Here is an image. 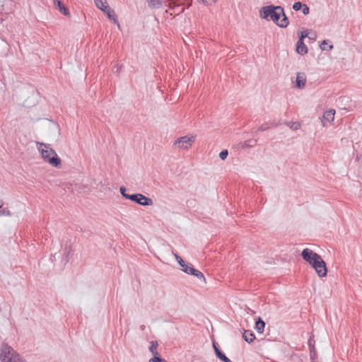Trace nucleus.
<instances>
[{
    "mask_svg": "<svg viewBox=\"0 0 362 362\" xmlns=\"http://www.w3.org/2000/svg\"><path fill=\"white\" fill-rule=\"evenodd\" d=\"M301 256L303 260L310 264L313 259H316V257H319V254L315 252L311 249L305 248L301 252Z\"/></svg>",
    "mask_w": 362,
    "mask_h": 362,
    "instance_id": "obj_7",
    "label": "nucleus"
},
{
    "mask_svg": "<svg viewBox=\"0 0 362 362\" xmlns=\"http://www.w3.org/2000/svg\"><path fill=\"white\" fill-rule=\"evenodd\" d=\"M120 67L118 66H116V71L118 72L119 71Z\"/></svg>",
    "mask_w": 362,
    "mask_h": 362,
    "instance_id": "obj_39",
    "label": "nucleus"
},
{
    "mask_svg": "<svg viewBox=\"0 0 362 362\" xmlns=\"http://www.w3.org/2000/svg\"><path fill=\"white\" fill-rule=\"evenodd\" d=\"M148 362H168L165 359L163 358L160 354L153 356L149 359Z\"/></svg>",
    "mask_w": 362,
    "mask_h": 362,
    "instance_id": "obj_25",
    "label": "nucleus"
},
{
    "mask_svg": "<svg viewBox=\"0 0 362 362\" xmlns=\"http://www.w3.org/2000/svg\"><path fill=\"white\" fill-rule=\"evenodd\" d=\"M271 128L269 122H265L262 124L257 129V132H264L266 130H268Z\"/></svg>",
    "mask_w": 362,
    "mask_h": 362,
    "instance_id": "obj_27",
    "label": "nucleus"
},
{
    "mask_svg": "<svg viewBox=\"0 0 362 362\" xmlns=\"http://www.w3.org/2000/svg\"><path fill=\"white\" fill-rule=\"evenodd\" d=\"M189 274L190 275H193V276H197L199 279L200 280H203L204 281H205L206 279L203 274L202 272H201L200 271L196 269L193 267H189Z\"/></svg>",
    "mask_w": 362,
    "mask_h": 362,
    "instance_id": "obj_18",
    "label": "nucleus"
},
{
    "mask_svg": "<svg viewBox=\"0 0 362 362\" xmlns=\"http://www.w3.org/2000/svg\"><path fill=\"white\" fill-rule=\"evenodd\" d=\"M243 337L247 343H252L255 339V334L251 330H245Z\"/></svg>",
    "mask_w": 362,
    "mask_h": 362,
    "instance_id": "obj_15",
    "label": "nucleus"
},
{
    "mask_svg": "<svg viewBox=\"0 0 362 362\" xmlns=\"http://www.w3.org/2000/svg\"><path fill=\"white\" fill-rule=\"evenodd\" d=\"M129 200L144 206H151L153 203L151 198H148L140 193L131 194V197H129Z\"/></svg>",
    "mask_w": 362,
    "mask_h": 362,
    "instance_id": "obj_6",
    "label": "nucleus"
},
{
    "mask_svg": "<svg viewBox=\"0 0 362 362\" xmlns=\"http://www.w3.org/2000/svg\"><path fill=\"white\" fill-rule=\"evenodd\" d=\"M202 1L204 4L211 5L212 4L215 3L216 0H202Z\"/></svg>",
    "mask_w": 362,
    "mask_h": 362,
    "instance_id": "obj_35",
    "label": "nucleus"
},
{
    "mask_svg": "<svg viewBox=\"0 0 362 362\" xmlns=\"http://www.w3.org/2000/svg\"><path fill=\"white\" fill-rule=\"evenodd\" d=\"M69 252H70V250H68V248H67V247H66V248H65L64 254H66V257L69 256Z\"/></svg>",
    "mask_w": 362,
    "mask_h": 362,
    "instance_id": "obj_37",
    "label": "nucleus"
},
{
    "mask_svg": "<svg viewBox=\"0 0 362 362\" xmlns=\"http://www.w3.org/2000/svg\"><path fill=\"white\" fill-rule=\"evenodd\" d=\"M334 114L335 110L332 109L327 110L324 112L321 119L322 125L324 127L326 126L327 123H331L334 121Z\"/></svg>",
    "mask_w": 362,
    "mask_h": 362,
    "instance_id": "obj_8",
    "label": "nucleus"
},
{
    "mask_svg": "<svg viewBox=\"0 0 362 362\" xmlns=\"http://www.w3.org/2000/svg\"><path fill=\"white\" fill-rule=\"evenodd\" d=\"M259 16L268 21H272L277 26L282 28H286L289 24L288 18L281 6L273 4L264 6L261 8Z\"/></svg>",
    "mask_w": 362,
    "mask_h": 362,
    "instance_id": "obj_1",
    "label": "nucleus"
},
{
    "mask_svg": "<svg viewBox=\"0 0 362 362\" xmlns=\"http://www.w3.org/2000/svg\"><path fill=\"white\" fill-rule=\"evenodd\" d=\"M184 11H185V8H182V9L179 11V13H183V12H184Z\"/></svg>",
    "mask_w": 362,
    "mask_h": 362,
    "instance_id": "obj_40",
    "label": "nucleus"
},
{
    "mask_svg": "<svg viewBox=\"0 0 362 362\" xmlns=\"http://www.w3.org/2000/svg\"><path fill=\"white\" fill-rule=\"evenodd\" d=\"M270 124V126H271V128L272 127H276L279 125V123H276V122H269Z\"/></svg>",
    "mask_w": 362,
    "mask_h": 362,
    "instance_id": "obj_36",
    "label": "nucleus"
},
{
    "mask_svg": "<svg viewBox=\"0 0 362 362\" xmlns=\"http://www.w3.org/2000/svg\"><path fill=\"white\" fill-rule=\"evenodd\" d=\"M56 8L62 13L64 16H70L69 9L64 6V4L60 0H53Z\"/></svg>",
    "mask_w": 362,
    "mask_h": 362,
    "instance_id": "obj_11",
    "label": "nucleus"
},
{
    "mask_svg": "<svg viewBox=\"0 0 362 362\" xmlns=\"http://www.w3.org/2000/svg\"><path fill=\"white\" fill-rule=\"evenodd\" d=\"M11 216V212L7 208H0V216Z\"/></svg>",
    "mask_w": 362,
    "mask_h": 362,
    "instance_id": "obj_30",
    "label": "nucleus"
},
{
    "mask_svg": "<svg viewBox=\"0 0 362 362\" xmlns=\"http://www.w3.org/2000/svg\"><path fill=\"white\" fill-rule=\"evenodd\" d=\"M216 356L218 359H220L223 362H233L221 351H218L217 354Z\"/></svg>",
    "mask_w": 362,
    "mask_h": 362,
    "instance_id": "obj_22",
    "label": "nucleus"
},
{
    "mask_svg": "<svg viewBox=\"0 0 362 362\" xmlns=\"http://www.w3.org/2000/svg\"><path fill=\"white\" fill-rule=\"evenodd\" d=\"M306 83V75L303 72H298L296 76V86L302 89L305 87Z\"/></svg>",
    "mask_w": 362,
    "mask_h": 362,
    "instance_id": "obj_10",
    "label": "nucleus"
},
{
    "mask_svg": "<svg viewBox=\"0 0 362 362\" xmlns=\"http://www.w3.org/2000/svg\"><path fill=\"white\" fill-rule=\"evenodd\" d=\"M264 327H265V322L260 317H259L255 322V329L257 330V332L258 333L262 334L264 332Z\"/></svg>",
    "mask_w": 362,
    "mask_h": 362,
    "instance_id": "obj_16",
    "label": "nucleus"
},
{
    "mask_svg": "<svg viewBox=\"0 0 362 362\" xmlns=\"http://www.w3.org/2000/svg\"><path fill=\"white\" fill-rule=\"evenodd\" d=\"M158 346V343L157 341H151L150 342L149 351L153 354V356L159 355L160 354L157 351V348Z\"/></svg>",
    "mask_w": 362,
    "mask_h": 362,
    "instance_id": "obj_20",
    "label": "nucleus"
},
{
    "mask_svg": "<svg viewBox=\"0 0 362 362\" xmlns=\"http://www.w3.org/2000/svg\"><path fill=\"white\" fill-rule=\"evenodd\" d=\"M148 6L153 9L159 8L162 6L163 0H146Z\"/></svg>",
    "mask_w": 362,
    "mask_h": 362,
    "instance_id": "obj_19",
    "label": "nucleus"
},
{
    "mask_svg": "<svg viewBox=\"0 0 362 362\" xmlns=\"http://www.w3.org/2000/svg\"><path fill=\"white\" fill-rule=\"evenodd\" d=\"M286 124L290 127L291 129L297 130L300 128V124L298 122H286Z\"/></svg>",
    "mask_w": 362,
    "mask_h": 362,
    "instance_id": "obj_26",
    "label": "nucleus"
},
{
    "mask_svg": "<svg viewBox=\"0 0 362 362\" xmlns=\"http://www.w3.org/2000/svg\"><path fill=\"white\" fill-rule=\"evenodd\" d=\"M15 362H22V361H15Z\"/></svg>",
    "mask_w": 362,
    "mask_h": 362,
    "instance_id": "obj_41",
    "label": "nucleus"
},
{
    "mask_svg": "<svg viewBox=\"0 0 362 362\" xmlns=\"http://www.w3.org/2000/svg\"><path fill=\"white\" fill-rule=\"evenodd\" d=\"M0 359L1 362H15L22 361L21 356L6 343L1 344L0 349Z\"/></svg>",
    "mask_w": 362,
    "mask_h": 362,
    "instance_id": "obj_3",
    "label": "nucleus"
},
{
    "mask_svg": "<svg viewBox=\"0 0 362 362\" xmlns=\"http://www.w3.org/2000/svg\"><path fill=\"white\" fill-rule=\"evenodd\" d=\"M320 49L322 50H331L333 48L332 45H329L328 40H324L320 44Z\"/></svg>",
    "mask_w": 362,
    "mask_h": 362,
    "instance_id": "obj_23",
    "label": "nucleus"
},
{
    "mask_svg": "<svg viewBox=\"0 0 362 362\" xmlns=\"http://www.w3.org/2000/svg\"><path fill=\"white\" fill-rule=\"evenodd\" d=\"M309 32V30L300 32L298 40H302L303 41L304 38L308 37Z\"/></svg>",
    "mask_w": 362,
    "mask_h": 362,
    "instance_id": "obj_32",
    "label": "nucleus"
},
{
    "mask_svg": "<svg viewBox=\"0 0 362 362\" xmlns=\"http://www.w3.org/2000/svg\"><path fill=\"white\" fill-rule=\"evenodd\" d=\"M301 10L304 15H308L310 12V8L305 4H303V7H302Z\"/></svg>",
    "mask_w": 362,
    "mask_h": 362,
    "instance_id": "obj_33",
    "label": "nucleus"
},
{
    "mask_svg": "<svg viewBox=\"0 0 362 362\" xmlns=\"http://www.w3.org/2000/svg\"><path fill=\"white\" fill-rule=\"evenodd\" d=\"M37 144H40L38 150L44 160L53 167L60 168L62 160L55 151L50 148L48 144H44L42 143H37Z\"/></svg>",
    "mask_w": 362,
    "mask_h": 362,
    "instance_id": "obj_2",
    "label": "nucleus"
},
{
    "mask_svg": "<svg viewBox=\"0 0 362 362\" xmlns=\"http://www.w3.org/2000/svg\"><path fill=\"white\" fill-rule=\"evenodd\" d=\"M212 344H213V348L214 349L215 354L216 355L217 354V351H221V350L219 349V346H218V343L216 341H214Z\"/></svg>",
    "mask_w": 362,
    "mask_h": 362,
    "instance_id": "obj_34",
    "label": "nucleus"
},
{
    "mask_svg": "<svg viewBox=\"0 0 362 362\" xmlns=\"http://www.w3.org/2000/svg\"><path fill=\"white\" fill-rule=\"evenodd\" d=\"M175 257L177 263L182 268V271H183L185 273L187 274H189V267H193V265L183 260L182 258L177 254L175 255Z\"/></svg>",
    "mask_w": 362,
    "mask_h": 362,
    "instance_id": "obj_9",
    "label": "nucleus"
},
{
    "mask_svg": "<svg viewBox=\"0 0 362 362\" xmlns=\"http://www.w3.org/2000/svg\"><path fill=\"white\" fill-rule=\"evenodd\" d=\"M194 141V136H183L177 139L175 141L173 146H177L179 148L181 149H188L192 145Z\"/></svg>",
    "mask_w": 362,
    "mask_h": 362,
    "instance_id": "obj_5",
    "label": "nucleus"
},
{
    "mask_svg": "<svg viewBox=\"0 0 362 362\" xmlns=\"http://www.w3.org/2000/svg\"><path fill=\"white\" fill-rule=\"evenodd\" d=\"M145 329H146V326L144 325H142L140 326V329L141 331H144Z\"/></svg>",
    "mask_w": 362,
    "mask_h": 362,
    "instance_id": "obj_38",
    "label": "nucleus"
},
{
    "mask_svg": "<svg viewBox=\"0 0 362 362\" xmlns=\"http://www.w3.org/2000/svg\"><path fill=\"white\" fill-rule=\"evenodd\" d=\"M257 139H250L244 142L243 144V148H250L256 145Z\"/></svg>",
    "mask_w": 362,
    "mask_h": 362,
    "instance_id": "obj_24",
    "label": "nucleus"
},
{
    "mask_svg": "<svg viewBox=\"0 0 362 362\" xmlns=\"http://www.w3.org/2000/svg\"><path fill=\"white\" fill-rule=\"evenodd\" d=\"M189 274L190 275H193V276H197L199 279L200 280H203L204 281H205L206 279L203 274L202 272H201L200 271L196 269L193 267H189Z\"/></svg>",
    "mask_w": 362,
    "mask_h": 362,
    "instance_id": "obj_17",
    "label": "nucleus"
},
{
    "mask_svg": "<svg viewBox=\"0 0 362 362\" xmlns=\"http://www.w3.org/2000/svg\"><path fill=\"white\" fill-rule=\"evenodd\" d=\"M303 4H304L301 3L300 1L295 2L293 5V9L296 11L301 10L302 7H303Z\"/></svg>",
    "mask_w": 362,
    "mask_h": 362,
    "instance_id": "obj_29",
    "label": "nucleus"
},
{
    "mask_svg": "<svg viewBox=\"0 0 362 362\" xmlns=\"http://www.w3.org/2000/svg\"><path fill=\"white\" fill-rule=\"evenodd\" d=\"M310 265H311L312 267L315 270L319 277L322 278L327 276V269L326 263L322 259L320 255L319 257H316V259H313V262H311Z\"/></svg>",
    "mask_w": 362,
    "mask_h": 362,
    "instance_id": "obj_4",
    "label": "nucleus"
},
{
    "mask_svg": "<svg viewBox=\"0 0 362 362\" xmlns=\"http://www.w3.org/2000/svg\"><path fill=\"white\" fill-rule=\"evenodd\" d=\"M228 155V150L226 149H224L223 151H221L219 153V158L221 159V160H225L227 156Z\"/></svg>",
    "mask_w": 362,
    "mask_h": 362,
    "instance_id": "obj_31",
    "label": "nucleus"
},
{
    "mask_svg": "<svg viewBox=\"0 0 362 362\" xmlns=\"http://www.w3.org/2000/svg\"><path fill=\"white\" fill-rule=\"evenodd\" d=\"M119 191L123 197H124L125 199H129V197H131V194H127L126 192L127 189L125 187H124V186L120 187Z\"/></svg>",
    "mask_w": 362,
    "mask_h": 362,
    "instance_id": "obj_28",
    "label": "nucleus"
},
{
    "mask_svg": "<svg viewBox=\"0 0 362 362\" xmlns=\"http://www.w3.org/2000/svg\"><path fill=\"white\" fill-rule=\"evenodd\" d=\"M308 344L310 348V359L314 361L317 357V352H316V350H315V348L314 346V343L313 342V339L311 337L308 339Z\"/></svg>",
    "mask_w": 362,
    "mask_h": 362,
    "instance_id": "obj_14",
    "label": "nucleus"
},
{
    "mask_svg": "<svg viewBox=\"0 0 362 362\" xmlns=\"http://www.w3.org/2000/svg\"><path fill=\"white\" fill-rule=\"evenodd\" d=\"M103 12L107 15L110 20L113 21L115 23H118L115 11L109 6L105 7V9H103Z\"/></svg>",
    "mask_w": 362,
    "mask_h": 362,
    "instance_id": "obj_12",
    "label": "nucleus"
},
{
    "mask_svg": "<svg viewBox=\"0 0 362 362\" xmlns=\"http://www.w3.org/2000/svg\"><path fill=\"white\" fill-rule=\"evenodd\" d=\"M1 207V205H0V208Z\"/></svg>",
    "mask_w": 362,
    "mask_h": 362,
    "instance_id": "obj_42",
    "label": "nucleus"
},
{
    "mask_svg": "<svg viewBox=\"0 0 362 362\" xmlns=\"http://www.w3.org/2000/svg\"><path fill=\"white\" fill-rule=\"evenodd\" d=\"M95 4L100 10L103 11V9H105V7L108 6L106 0H94Z\"/></svg>",
    "mask_w": 362,
    "mask_h": 362,
    "instance_id": "obj_21",
    "label": "nucleus"
},
{
    "mask_svg": "<svg viewBox=\"0 0 362 362\" xmlns=\"http://www.w3.org/2000/svg\"><path fill=\"white\" fill-rule=\"evenodd\" d=\"M296 52L304 55L308 53V48L302 40H298L296 43Z\"/></svg>",
    "mask_w": 362,
    "mask_h": 362,
    "instance_id": "obj_13",
    "label": "nucleus"
}]
</instances>
